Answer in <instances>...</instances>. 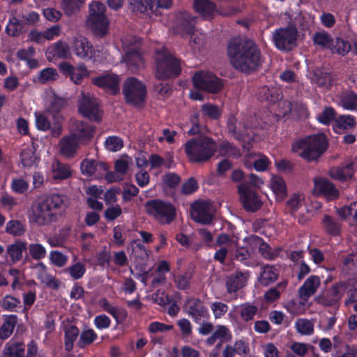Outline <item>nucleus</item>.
Listing matches in <instances>:
<instances>
[{"label": "nucleus", "instance_id": "1", "mask_svg": "<svg viewBox=\"0 0 357 357\" xmlns=\"http://www.w3.org/2000/svg\"><path fill=\"white\" fill-rule=\"evenodd\" d=\"M227 54L233 67L246 75L257 71L262 63L261 50L252 40L234 38L228 44Z\"/></svg>", "mask_w": 357, "mask_h": 357}, {"label": "nucleus", "instance_id": "2", "mask_svg": "<svg viewBox=\"0 0 357 357\" xmlns=\"http://www.w3.org/2000/svg\"><path fill=\"white\" fill-rule=\"evenodd\" d=\"M67 206L68 198L65 195L50 194L31 206L29 221L40 227L49 225L56 220L58 215Z\"/></svg>", "mask_w": 357, "mask_h": 357}, {"label": "nucleus", "instance_id": "3", "mask_svg": "<svg viewBox=\"0 0 357 357\" xmlns=\"http://www.w3.org/2000/svg\"><path fill=\"white\" fill-rule=\"evenodd\" d=\"M328 139L323 132L306 135L291 144L292 153L307 162H317L328 148Z\"/></svg>", "mask_w": 357, "mask_h": 357}, {"label": "nucleus", "instance_id": "4", "mask_svg": "<svg viewBox=\"0 0 357 357\" xmlns=\"http://www.w3.org/2000/svg\"><path fill=\"white\" fill-rule=\"evenodd\" d=\"M218 146L211 137L199 136L188 140L184 144L185 155L191 162L204 163L215 155Z\"/></svg>", "mask_w": 357, "mask_h": 357}, {"label": "nucleus", "instance_id": "5", "mask_svg": "<svg viewBox=\"0 0 357 357\" xmlns=\"http://www.w3.org/2000/svg\"><path fill=\"white\" fill-rule=\"evenodd\" d=\"M155 77L167 80L178 77L182 71L181 59L166 47L155 50Z\"/></svg>", "mask_w": 357, "mask_h": 357}, {"label": "nucleus", "instance_id": "6", "mask_svg": "<svg viewBox=\"0 0 357 357\" xmlns=\"http://www.w3.org/2000/svg\"><path fill=\"white\" fill-rule=\"evenodd\" d=\"M146 213L161 225H169L176 218V206L171 202L160 199H153L146 202Z\"/></svg>", "mask_w": 357, "mask_h": 357}, {"label": "nucleus", "instance_id": "7", "mask_svg": "<svg viewBox=\"0 0 357 357\" xmlns=\"http://www.w3.org/2000/svg\"><path fill=\"white\" fill-rule=\"evenodd\" d=\"M123 94L126 103L143 108L147 96L146 84L135 77H128L123 82Z\"/></svg>", "mask_w": 357, "mask_h": 357}, {"label": "nucleus", "instance_id": "8", "mask_svg": "<svg viewBox=\"0 0 357 357\" xmlns=\"http://www.w3.org/2000/svg\"><path fill=\"white\" fill-rule=\"evenodd\" d=\"M105 11V4L100 1H93L89 5L90 14L86 24L96 36L102 37L107 33L109 22Z\"/></svg>", "mask_w": 357, "mask_h": 357}, {"label": "nucleus", "instance_id": "9", "mask_svg": "<svg viewBox=\"0 0 357 357\" xmlns=\"http://www.w3.org/2000/svg\"><path fill=\"white\" fill-rule=\"evenodd\" d=\"M298 29L294 24L275 29L272 40L275 47L282 52H290L296 46Z\"/></svg>", "mask_w": 357, "mask_h": 357}, {"label": "nucleus", "instance_id": "10", "mask_svg": "<svg viewBox=\"0 0 357 357\" xmlns=\"http://www.w3.org/2000/svg\"><path fill=\"white\" fill-rule=\"evenodd\" d=\"M192 82L196 89L211 93H218L224 86L222 79L210 72L200 71L196 73L193 75Z\"/></svg>", "mask_w": 357, "mask_h": 357}, {"label": "nucleus", "instance_id": "11", "mask_svg": "<svg viewBox=\"0 0 357 357\" xmlns=\"http://www.w3.org/2000/svg\"><path fill=\"white\" fill-rule=\"evenodd\" d=\"M58 68L62 75L69 78L76 85L81 84L83 79L90 75V72L84 63L75 66L68 61H63L59 63Z\"/></svg>", "mask_w": 357, "mask_h": 357}, {"label": "nucleus", "instance_id": "12", "mask_svg": "<svg viewBox=\"0 0 357 357\" xmlns=\"http://www.w3.org/2000/svg\"><path fill=\"white\" fill-rule=\"evenodd\" d=\"M238 193L244 209L247 212L255 213L259 210L262 202L256 192L251 190L245 183H241L238 186Z\"/></svg>", "mask_w": 357, "mask_h": 357}, {"label": "nucleus", "instance_id": "13", "mask_svg": "<svg viewBox=\"0 0 357 357\" xmlns=\"http://www.w3.org/2000/svg\"><path fill=\"white\" fill-rule=\"evenodd\" d=\"M186 313L197 324L207 321L210 314L204 303L198 298H190L185 303Z\"/></svg>", "mask_w": 357, "mask_h": 357}, {"label": "nucleus", "instance_id": "14", "mask_svg": "<svg viewBox=\"0 0 357 357\" xmlns=\"http://www.w3.org/2000/svg\"><path fill=\"white\" fill-rule=\"evenodd\" d=\"M78 110L83 116L90 121L98 122L101 120L99 105L96 99L82 93V98L79 101Z\"/></svg>", "mask_w": 357, "mask_h": 357}, {"label": "nucleus", "instance_id": "15", "mask_svg": "<svg viewBox=\"0 0 357 357\" xmlns=\"http://www.w3.org/2000/svg\"><path fill=\"white\" fill-rule=\"evenodd\" d=\"M120 79L117 75L105 74L92 79V83L111 95L119 93Z\"/></svg>", "mask_w": 357, "mask_h": 357}, {"label": "nucleus", "instance_id": "16", "mask_svg": "<svg viewBox=\"0 0 357 357\" xmlns=\"http://www.w3.org/2000/svg\"><path fill=\"white\" fill-rule=\"evenodd\" d=\"M73 50L79 59L88 61L95 56V50L92 44L84 36H79L73 40Z\"/></svg>", "mask_w": 357, "mask_h": 357}, {"label": "nucleus", "instance_id": "17", "mask_svg": "<svg viewBox=\"0 0 357 357\" xmlns=\"http://www.w3.org/2000/svg\"><path fill=\"white\" fill-rule=\"evenodd\" d=\"M314 190L317 195L324 196L328 200H334L339 197L340 191L335 185L326 178H317L314 180Z\"/></svg>", "mask_w": 357, "mask_h": 357}, {"label": "nucleus", "instance_id": "18", "mask_svg": "<svg viewBox=\"0 0 357 357\" xmlns=\"http://www.w3.org/2000/svg\"><path fill=\"white\" fill-rule=\"evenodd\" d=\"M82 174L91 177L100 176L107 171L108 166L105 162L93 159H84L80 164Z\"/></svg>", "mask_w": 357, "mask_h": 357}, {"label": "nucleus", "instance_id": "19", "mask_svg": "<svg viewBox=\"0 0 357 357\" xmlns=\"http://www.w3.org/2000/svg\"><path fill=\"white\" fill-rule=\"evenodd\" d=\"M80 143L77 137L72 133L63 136L59 142L61 155L67 158H73L77 151Z\"/></svg>", "mask_w": 357, "mask_h": 357}, {"label": "nucleus", "instance_id": "20", "mask_svg": "<svg viewBox=\"0 0 357 357\" xmlns=\"http://www.w3.org/2000/svg\"><path fill=\"white\" fill-rule=\"evenodd\" d=\"M280 275V270L274 265L263 264L260 266L258 282L264 287H268L276 282Z\"/></svg>", "mask_w": 357, "mask_h": 357}, {"label": "nucleus", "instance_id": "21", "mask_svg": "<svg viewBox=\"0 0 357 357\" xmlns=\"http://www.w3.org/2000/svg\"><path fill=\"white\" fill-rule=\"evenodd\" d=\"M191 216L195 222L204 225L210 224L213 220L207 204L204 202H195L191 206Z\"/></svg>", "mask_w": 357, "mask_h": 357}, {"label": "nucleus", "instance_id": "22", "mask_svg": "<svg viewBox=\"0 0 357 357\" xmlns=\"http://www.w3.org/2000/svg\"><path fill=\"white\" fill-rule=\"evenodd\" d=\"M73 131L72 134L75 135L82 143L91 139L93 137L95 127L83 121H75L73 125Z\"/></svg>", "mask_w": 357, "mask_h": 357}, {"label": "nucleus", "instance_id": "23", "mask_svg": "<svg viewBox=\"0 0 357 357\" xmlns=\"http://www.w3.org/2000/svg\"><path fill=\"white\" fill-rule=\"evenodd\" d=\"M320 278L317 275H310L298 289L299 296L302 300L307 301L314 295L320 286Z\"/></svg>", "mask_w": 357, "mask_h": 357}, {"label": "nucleus", "instance_id": "24", "mask_svg": "<svg viewBox=\"0 0 357 357\" xmlns=\"http://www.w3.org/2000/svg\"><path fill=\"white\" fill-rule=\"evenodd\" d=\"M252 243L259 245V252L266 259L273 260L278 257L280 248L272 249L271 245L266 243L264 239L258 236L254 235L250 237Z\"/></svg>", "mask_w": 357, "mask_h": 357}, {"label": "nucleus", "instance_id": "25", "mask_svg": "<svg viewBox=\"0 0 357 357\" xmlns=\"http://www.w3.org/2000/svg\"><path fill=\"white\" fill-rule=\"evenodd\" d=\"M324 231L331 236H337L341 234L342 224L338 218L325 214L321 220Z\"/></svg>", "mask_w": 357, "mask_h": 357}, {"label": "nucleus", "instance_id": "26", "mask_svg": "<svg viewBox=\"0 0 357 357\" xmlns=\"http://www.w3.org/2000/svg\"><path fill=\"white\" fill-rule=\"evenodd\" d=\"M257 97L261 102L273 104L282 98V94L277 88L265 85L258 89Z\"/></svg>", "mask_w": 357, "mask_h": 357}, {"label": "nucleus", "instance_id": "27", "mask_svg": "<svg viewBox=\"0 0 357 357\" xmlns=\"http://www.w3.org/2000/svg\"><path fill=\"white\" fill-rule=\"evenodd\" d=\"M354 172L353 162H349L346 165L333 167L329 171L331 178L342 182L351 179Z\"/></svg>", "mask_w": 357, "mask_h": 357}, {"label": "nucleus", "instance_id": "28", "mask_svg": "<svg viewBox=\"0 0 357 357\" xmlns=\"http://www.w3.org/2000/svg\"><path fill=\"white\" fill-rule=\"evenodd\" d=\"M27 250V243L21 240H16L13 243L8 245L6 254L10 257V261L15 264L23 258V253Z\"/></svg>", "mask_w": 357, "mask_h": 357}, {"label": "nucleus", "instance_id": "29", "mask_svg": "<svg viewBox=\"0 0 357 357\" xmlns=\"http://www.w3.org/2000/svg\"><path fill=\"white\" fill-rule=\"evenodd\" d=\"M195 10L205 17L211 18L216 10V5L211 0H194Z\"/></svg>", "mask_w": 357, "mask_h": 357}, {"label": "nucleus", "instance_id": "30", "mask_svg": "<svg viewBox=\"0 0 357 357\" xmlns=\"http://www.w3.org/2000/svg\"><path fill=\"white\" fill-rule=\"evenodd\" d=\"M231 335L229 328L223 325H218L215 331L205 341L206 345L213 346L215 342L220 340L219 342L223 343L231 339Z\"/></svg>", "mask_w": 357, "mask_h": 357}, {"label": "nucleus", "instance_id": "31", "mask_svg": "<svg viewBox=\"0 0 357 357\" xmlns=\"http://www.w3.org/2000/svg\"><path fill=\"white\" fill-rule=\"evenodd\" d=\"M63 332L65 350L70 352L73 349L74 342L79 335V330L75 325H68L64 327Z\"/></svg>", "mask_w": 357, "mask_h": 357}, {"label": "nucleus", "instance_id": "32", "mask_svg": "<svg viewBox=\"0 0 357 357\" xmlns=\"http://www.w3.org/2000/svg\"><path fill=\"white\" fill-rule=\"evenodd\" d=\"M356 125V118L350 114L340 115L337 117L333 124L334 132L338 133L340 130H350Z\"/></svg>", "mask_w": 357, "mask_h": 357}, {"label": "nucleus", "instance_id": "33", "mask_svg": "<svg viewBox=\"0 0 357 357\" xmlns=\"http://www.w3.org/2000/svg\"><path fill=\"white\" fill-rule=\"evenodd\" d=\"M25 346L23 342L10 341L6 343L3 357H24Z\"/></svg>", "mask_w": 357, "mask_h": 357}, {"label": "nucleus", "instance_id": "34", "mask_svg": "<svg viewBox=\"0 0 357 357\" xmlns=\"http://www.w3.org/2000/svg\"><path fill=\"white\" fill-rule=\"evenodd\" d=\"M17 321V317L15 314L3 316V323L0 328V337L1 339L6 340L13 334Z\"/></svg>", "mask_w": 357, "mask_h": 357}, {"label": "nucleus", "instance_id": "35", "mask_svg": "<svg viewBox=\"0 0 357 357\" xmlns=\"http://www.w3.org/2000/svg\"><path fill=\"white\" fill-rule=\"evenodd\" d=\"M124 59L129 66L138 68L143 64V58L141 51L137 47L128 49L125 52Z\"/></svg>", "mask_w": 357, "mask_h": 357}, {"label": "nucleus", "instance_id": "36", "mask_svg": "<svg viewBox=\"0 0 357 357\" xmlns=\"http://www.w3.org/2000/svg\"><path fill=\"white\" fill-rule=\"evenodd\" d=\"M288 284L287 280H283L277 284V285L269 289L264 295V300L268 303H273L280 298V294L287 288Z\"/></svg>", "mask_w": 357, "mask_h": 357}, {"label": "nucleus", "instance_id": "37", "mask_svg": "<svg viewBox=\"0 0 357 357\" xmlns=\"http://www.w3.org/2000/svg\"><path fill=\"white\" fill-rule=\"evenodd\" d=\"M52 177L54 180H64L71 176L69 166L58 160L52 164Z\"/></svg>", "mask_w": 357, "mask_h": 357}, {"label": "nucleus", "instance_id": "38", "mask_svg": "<svg viewBox=\"0 0 357 357\" xmlns=\"http://www.w3.org/2000/svg\"><path fill=\"white\" fill-rule=\"evenodd\" d=\"M333 38L331 35L325 31L315 32L312 37L314 45L329 50L333 45Z\"/></svg>", "mask_w": 357, "mask_h": 357}, {"label": "nucleus", "instance_id": "39", "mask_svg": "<svg viewBox=\"0 0 357 357\" xmlns=\"http://www.w3.org/2000/svg\"><path fill=\"white\" fill-rule=\"evenodd\" d=\"M245 286V280L242 274L231 275L227 278L226 287L228 293H236Z\"/></svg>", "mask_w": 357, "mask_h": 357}, {"label": "nucleus", "instance_id": "40", "mask_svg": "<svg viewBox=\"0 0 357 357\" xmlns=\"http://www.w3.org/2000/svg\"><path fill=\"white\" fill-rule=\"evenodd\" d=\"M20 161L23 167H31L38 160L36 155V150L33 147H26L20 153Z\"/></svg>", "mask_w": 357, "mask_h": 357}, {"label": "nucleus", "instance_id": "41", "mask_svg": "<svg viewBox=\"0 0 357 357\" xmlns=\"http://www.w3.org/2000/svg\"><path fill=\"white\" fill-rule=\"evenodd\" d=\"M337 113L335 109L331 107H325L321 112H320L317 116V121L324 126H329L332 123H335L336 120Z\"/></svg>", "mask_w": 357, "mask_h": 357}, {"label": "nucleus", "instance_id": "42", "mask_svg": "<svg viewBox=\"0 0 357 357\" xmlns=\"http://www.w3.org/2000/svg\"><path fill=\"white\" fill-rule=\"evenodd\" d=\"M196 17L187 12L181 13V20L179 24L181 29L188 33L193 34L195 29Z\"/></svg>", "mask_w": 357, "mask_h": 357}, {"label": "nucleus", "instance_id": "43", "mask_svg": "<svg viewBox=\"0 0 357 357\" xmlns=\"http://www.w3.org/2000/svg\"><path fill=\"white\" fill-rule=\"evenodd\" d=\"M341 106L347 110H355L357 108V94L353 91L344 93L340 97Z\"/></svg>", "mask_w": 357, "mask_h": 357}, {"label": "nucleus", "instance_id": "44", "mask_svg": "<svg viewBox=\"0 0 357 357\" xmlns=\"http://www.w3.org/2000/svg\"><path fill=\"white\" fill-rule=\"evenodd\" d=\"M26 231V225L18 220L8 221L6 226V231L14 236H21Z\"/></svg>", "mask_w": 357, "mask_h": 357}, {"label": "nucleus", "instance_id": "45", "mask_svg": "<svg viewBox=\"0 0 357 357\" xmlns=\"http://www.w3.org/2000/svg\"><path fill=\"white\" fill-rule=\"evenodd\" d=\"M258 312V307L250 303H245L240 307V316L246 322L252 321Z\"/></svg>", "mask_w": 357, "mask_h": 357}, {"label": "nucleus", "instance_id": "46", "mask_svg": "<svg viewBox=\"0 0 357 357\" xmlns=\"http://www.w3.org/2000/svg\"><path fill=\"white\" fill-rule=\"evenodd\" d=\"M351 44L341 38H336L333 40V45L330 50L333 53H337L342 56H345L351 50Z\"/></svg>", "mask_w": 357, "mask_h": 357}, {"label": "nucleus", "instance_id": "47", "mask_svg": "<svg viewBox=\"0 0 357 357\" xmlns=\"http://www.w3.org/2000/svg\"><path fill=\"white\" fill-rule=\"evenodd\" d=\"M312 80L319 86L329 87L331 85V75L321 69L314 70Z\"/></svg>", "mask_w": 357, "mask_h": 357}, {"label": "nucleus", "instance_id": "48", "mask_svg": "<svg viewBox=\"0 0 357 357\" xmlns=\"http://www.w3.org/2000/svg\"><path fill=\"white\" fill-rule=\"evenodd\" d=\"M99 303L105 312H108L116 320L119 317L124 318L126 316V312L124 310H121L116 307L112 305L105 298H101Z\"/></svg>", "mask_w": 357, "mask_h": 357}, {"label": "nucleus", "instance_id": "49", "mask_svg": "<svg viewBox=\"0 0 357 357\" xmlns=\"http://www.w3.org/2000/svg\"><path fill=\"white\" fill-rule=\"evenodd\" d=\"M84 3V0H62L61 8L66 15L71 16L79 11Z\"/></svg>", "mask_w": 357, "mask_h": 357}, {"label": "nucleus", "instance_id": "50", "mask_svg": "<svg viewBox=\"0 0 357 357\" xmlns=\"http://www.w3.org/2000/svg\"><path fill=\"white\" fill-rule=\"evenodd\" d=\"M154 0H130V5L135 10L141 13H153Z\"/></svg>", "mask_w": 357, "mask_h": 357}, {"label": "nucleus", "instance_id": "51", "mask_svg": "<svg viewBox=\"0 0 357 357\" xmlns=\"http://www.w3.org/2000/svg\"><path fill=\"white\" fill-rule=\"evenodd\" d=\"M97 339L98 335L92 328L84 330L80 334L79 340L77 343L78 347L79 348H84L92 344Z\"/></svg>", "mask_w": 357, "mask_h": 357}, {"label": "nucleus", "instance_id": "52", "mask_svg": "<svg viewBox=\"0 0 357 357\" xmlns=\"http://www.w3.org/2000/svg\"><path fill=\"white\" fill-rule=\"evenodd\" d=\"M52 53L54 56L63 59H68L70 56L68 45L61 40L55 43L52 48Z\"/></svg>", "mask_w": 357, "mask_h": 357}, {"label": "nucleus", "instance_id": "53", "mask_svg": "<svg viewBox=\"0 0 357 357\" xmlns=\"http://www.w3.org/2000/svg\"><path fill=\"white\" fill-rule=\"evenodd\" d=\"M86 271L85 265L80 262H76L70 266L64 269L65 273H68L73 280L81 279Z\"/></svg>", "mask_w": 357, "mask_h": 357}, {"label": "nucleus", "instance_id": "54", "mask_svg": "<svg viewBox=\"0 0 357 357\" xmlns=\"http://www.w3.org/2000/svg\"><path fill=\"white\" fill-rule=\"evenodd\" d=\"M201 112L203 116L213 120H218L221 116V111L218 106L210 103L202 105Z\"/></svg>", "mask_w": 357, "mask_h": 357}, {"label": "nucleus", "instance_id": "55", "mask_svg": "<svg viewBox=\"0 0 357 357\" xmlns=\"http://www.w3.org/2000/svg\"><path fill=\"white\" fill-rule=\"evenodd\" d=\"M23 25L20 23V20L13 17L10 18L6 26V33L13 37L19 36L22 32Z\"/></svg>", "mask_w": 357, "mask_h": 357}, {"label": "nucleus", "instance_id": "56", "mask_svg": "<svg viewBox=\"0 0 357 357\" xmlns=\"http://www.w3.org/2000/svg\"><path fill=\"white\" fill-rule=\"evenodd\" d=\"M29 254L34 260H40L46 256L45 248L40 243H31L29 247Z\"/></svg>", "mask_w": 357, "mask_h": 357}, {"label": "nucleus", "instance_id": "57", "mask_svg": "<svg viewBox=\"0 0 357 357\" xmlns=\"http://www.w3.org/2000/svg\"><path fill=\"white\" fill-rule=\"evenodd\" d=\"M295 326L297 331L302 335H309L314 332V324L307 319H298Z\"/></svg>", "mask_w": 357, "mask_h": 357}, {"label": "nucleus", "instance_id": "58", "mask_svg": "<svg viewBox=\"0 0 357 357\" xmlns=\"http://www.w3.org/2000/svg\"><path fill=\"white\" fill-rule=\"evenodd\" d=\"M105 146L107 150L116 152L123 147V141L118 136H109L106 139Z\"/></svg>", "mask_w": 357, "mask_h": 357}, {"label": "nucleus", "instance_id": "59", "mask_svg": "<svg viewBox=\"0 0 357 357\" xmlns=\"http://www.w3.org/2000/svg\"><path fill=\"white\" fill-rule=\"evenodd\" d=\"M181 178L179 175L174 172H167L162 176V181L169 188L174 189L181 183Z\"/></svg>", "mask_w": 357, "mask_h": 357}, {"label": "nucleus", "instance_id": "60", "mask_svg": "<svg viewBox=\"0 0 357 357\" xmlns=\"http://www.w3.org/2000/svg\"><path fill=\"white\" fill-rule=\"evenodd\" d=\"M177 325L181 330L183 339L185 340V341H188V339L192 333V326L190 321L183 318L177 321Z\"/></svg>", "mask_w": 357, "mask_h": 357}, {"label": "nucleus", "instance_id": "61", "mask_svg": "<svg viewBox=\"0 0 357 357\" xmlns=\"http://www.w3.org/2000/svg\"><path fill=\"white\" fill-rule=\"evenodd\" d=\"M58 77L59 75L56 69L53 68H46L40 72L38 80L40 81V82L44 84L50 80H56Z\"/></svg>", "mask_w": 357, "mask_h": 357}, {"label": "nucleus", "instance_id": "62", "mask_svg": "<svg viewBox=\"0 0 357 357\" xmlns=\"http://www.w3.org/2000/svg\"><path fill=\"white\" fill-rule=\"evenodd\" d=\"M50 259L52 264L57 267H63L68 262V257L58 250L50 252Z\"/></svg>", "mask_w": 357, "mask_h": 357}, {"label": "nucleus", "instance_id": "63", "mask_svg": "<svg viewBox=\"0 0 357 357\" xmlns=\"http://www.w3.org/2000/svg\"><path fill=\"white\" fill-rule=\"evenodd\" d=\"M20 300L10 295H6L2 300L1 306L4 310L13 312L15 307L20 304Z\"/></svg>", "mask_w": 357, "mask_h": 357}, {"label": "nucleus", "instance_id": "64", "mask_svg": "<svg viewBox=\"0 0 357 357\" xmlns=\"http://www.w3.org/2000/svg\"><path fill=\"white\" fill-rule=\"evenodd\" d=\"M29 183L23 178H13L11 182V189L17 194H24L29 189Z\"/></svg>", "mask_w": 357, "mask_h": 357}]
</instances>
